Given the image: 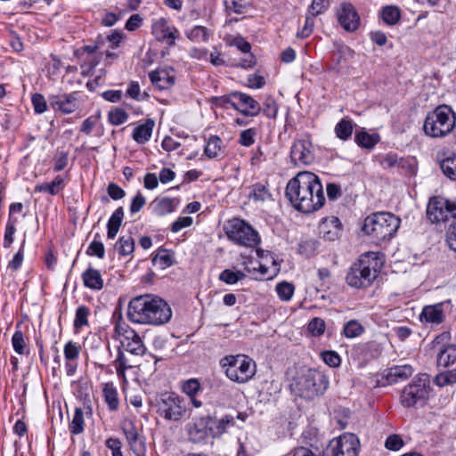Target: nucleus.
Returning a JSON list of instances; mask_svg holds the SVG:
<instances>
[{"label": "nucleus", "mask_w": 456, "mask_h": 456, "mask_svg": "<svg viewBox=\"0 0 456 456\" xmlns=\"http://www.w3.org/2000/svg\"><path fill=\"white\" fill-rule=\"evenodd\" d=\"M285 194L291 205L303 213L316 211L325 202L321 181L311 172H300L290 179L286 186Z\"/></svg>", "instance_id": "obj_1"}, {"label": "nucleus", "mask_w": 456, "mask_h": 456, "mask_svg": "<svg viewBox=\"0 0 456 456\" xmlns=\"http://www.w3.org/2000/svg\"><path fill=\"white\" fill-rule=\"evenodd\" d=\"M127 317L134 323L162 325L172 317L169 305L161 297L145 294L130 300L127 307Z\"/></svg>", "instance_id": "obj_2"}, {"label": "nucleus", "mask_w": 456, "mask_h": 456, "mask_svg": "<svg viewBox=\"0 0 456 456\" xmlns=\"http://www.w3.org/2000/svg\"><path fill=\"white\" fill-rule=\"evenodd\" d=\"M329 387L327 377L317 370L309 369L298 374L290 384L291 390L298 396L313 400L322 395Z\"/></svg>", "instance_id": "obj_3"}, {"label": "nucleus", "mask_w": 456, "mask_h": 456, "mask_svg": "<svg viewBox=\"0 0 456 456\" xmlns=\"http://www.w3.org/2000/svg\"><path fill=\"white\" fill-rule=\"evenodd\" d=\"M400 226V219L388 212H377L368 216L362 231L378 243L390 240Z\"/></svg>", "instance_id": "obj_4"}, {"label": "nucleus", "mask_w": 456, "mask_h": 456, "mask_svg": "<svg viewBox=\"0 0 456 456\" xmlns=\"http://www.w3.org/2000/svg\"><path fill=\"white\" fill-rule=\"evenodd\" d=\"M226 377L236 383L248 382L256 372V364L246 354L226 355L220 360Z\"/></svg>", "instance_id": "obj_5"}, {"label": "nucleus", "mask_w": 456, "mask_h": 456, "mask_svg": "<svg viewBox=\"0 0 456 456\" xmlns=\"http://www.w3.org/2000/svg\"><path fill=\"white\" fill-rule=\"evenodd\" d=\"M455 123V114L451 107L440 105L428 114L423 129L430 137H444L453 130Z\"/></svg>", "instance_id": "obj_6"}, {"label": "nucleus", "mask_w": 456, "mask_h": 456, "mask_svg": "<svg viewBox=\"0 0 456 456\" xmlns=\"http://www.w3.org/2000/svg\"><path fill=\"white\" fill-rule=\"evenodd\" d=\"M378 273V261L373 254H369L362 256L351 266L346 278V282L357 289L366 288L377 278Z\"/></svg>", "instance_id": "obj_7"}, {"label": "nucleus", "mask_w": 456, "mask_h": 456, "mask_svg": "<svg viewBox=\"0 0 456 456\" xmlns=\"http://www.w3.org/2000/svg\"><path fill=\"white\" fill-rule=\"evenodd\" d=\"M427 215L432 223L444 224L450 230L456 224V201L434 196L428 201Z\"/></svg>", "instance_id": "obj_8"}, {"label": "nucleus", "mask_w": 456, "mask_h": 456, "mask_svg": "<svg viewBox=\"0 0 456 456\" xmlns=\"http://www.w3.org/2000/svg\"><path fill=\"white\" fill-rule=\"evenodd\" d=\"M429 394V377L428 374H422L416 377L403 389L400 396L401 403L405 408L414 407L419 403L423 404L428 399Z\"/></svg>", "instance_id": "obj_9"}, {"label": "nucleus", "mask_w": 456, "mask_h": 456, "mask_svg": "<svg viewBox=\"0 0 456 456\" xmlns=\"http://www.w3.org/2000/svg\"><path fill=\"white\" fill-rule=\"evenodd\" d=\"M227 237L236 244L254 247L259 241L257 232L245 221L233 218L224 225Z\"/></svg>", "instance_id": "obj_10"}, {"label": "nucleus", "mask_w": 456, "mask_h": 456, "mask_svg": "<svg viewBox=\"0 0 456 456\" xmlns=\"http://www.w3.org/2000/svg\"><path fill=\"white\" fill-rule=\"evenodd\" d=\"M157 407L158 413L167 420L178 421L186 412L183 399L174 393L161 395Z\"/></svg>", "instance_id": "obj_11"}, {"label": "nucleus", "mask_w": 456, "mask_h": 456, "mask_svg": "<svg viewBox=\"0 0 456 456\" xmlns=\"http://www.w3.org/2000/svg\"><path fill=\"white\" fill-rule=\"evenodd\" d=\"M359 440L354 434H344L332 439L324 451V456H357Z\"/></svg>", "instance_id": "obj_12"}, {"label": "nucleus", "mask_w": 456, "mask_h": 456, "mask_svg": "<svg viewBox=\"0 0 456 456\" xmlns=\"http://www.w3.org/2000/svg\"><path fill=\"white\" fill-rule=\"evenodd\" d=\"M186 432L191 442L200 444L212 437L211 416L206 415L193 418L192 421L186 425Z\"/></svg>", "instance_id": "obj_13"}, {"label": "nucleus", "mask_w": 456, "mask_h": 456, "mask_svg": "<svg viewBox=\"0 0 456 456\" xmlns=\"http://www.w3.org/2000/svg\"><path fill=\"white\" fill-rule=\"evenodd\" d=\"M336 15L339 25L346 31L354 32L358 29L361 22L360 15L351 3H341L336 10Z\"/></svg>", "instance_id": "obj_14"}, {"label": "nucleus", "mask_w": 456, "mask_h": 456, "mask_svg": "<svg viewBox=\"0 0 456 456\" xmlns=\"http://www.w3.org/2000/svg\"><path fill=\"white\" fill-rule=\"evenodd\" d=\"M291 161L297 165H309L314 159L313 144L308 138L296 140L290 150Z\"/></svg>", "instance_id": "obj_15"}, {"label": "nucleus", "mask_w": 456, "mask_h": 456, "mask_svg": "<svg viewBox=\"0 0 456 456\" xmlns=\"http://www.w3.org/2000/svg\"><path fill=\"white\" fill-rule=\"evenodd\" d=\"M79 93L60 94L51 95L49 102L51 107L63 114H71L79 108Z\"/></svg>", "instance_id": "obj_16"}, {"label": "nucleus", "mask_w": 456, "mask_h": 456, "mask_svg": "<svg viewBox=\"0 0 456 456\" xmlns=\"http://www.w3.org/2000/svg\"><path fill=\"white\" fill-rule=\"evenodd\" d=\"M319 232L324 240L334 241L342 233V224L337 216H332L322 218L319 224Z\"/></svg>", "instance_id": "obj_17"}, {"label": "nucleus", "mask_w": 456, "mask_h": 456, "mask_svg": "<svg viewBox=\"0 0 456 456\" xmlns=\"http://www.w3.org/2000/svg\"><path fill=\"white\" fill-rule=\"evenodd\" d=\"M152 33L159 41H165L169 46L175 45L178 30L169 26L167 20L161 18L152 24Z\"/></svg>", "instance_id": "obj_18"}, {"label": "nucleus", "mask_w": 456, "mask_h": 456, "mask_svg": "<svg viewBox=\"0 0 456 456\" xmlns=\"http://www.w3.org/2000/svg\"><path fill=\"white\" fill-rule=\"evenodd\" d=\"M232 95H237L240 103L239 110H236L244 116L256 117L261 111L260 104L251 96L240 92H232Z\"/></svg>", "instance_id": "obj_19"}, {"label": "nucleus", "mask_w": 456, "mask_h": 456, "mask_svg": "<svg viewBox=\"0 0 456 456\" xmlns=\"http://www.w3.org/2000/svg\"><path fill=\"white\" fill-rule=\"evenodd\" d=\"M236 419L244 421L242 413H238ZM235 425V417L230 414L224 415L220 419H213L211 417V431L212 437H219L226 433L232 427Z\"/></svg>", "instance_id": "obj_20"}, {"label": "nucleus", "mask_w": 456, "mask_h": 456, "mask_svg": "<svg viewBox=\"0 0 456 456\" xmlns=\"http://www.w3.org/2000/svg\"><path fill=\"white\" fill-rule=\"evenodd\" d=\"M444 303L441 302L424 306L419 315L420 321L432 324L442 323L444 319Z\"/></svg>", "instance_id": "obj_21"}, {"label": "nucleus", "mask_w": 456, "mask_h": 456, "mask_svg": "<svg viewBox=\"0 0 456 456\" xmlns=\"http://www.w3.org/2000/svg\"><path fill=\"white\" fill-rule=\"evenodd\" d=\"M413 374V368L409 364L395 365L385 370L384 378L389 384L409 379Z\"/></svg>", "instance_id": "obj_22"}, {"label": "nucleus", "mask_w": 456, "mask_h": 456, "mask_svg": "<svg viewBox=\"0 0 456 456\" xmlns=\"http://www.w3.org/2000/svg\"><path fill=\"white\" fill-rule=\"evenodd\" d=\"M126 343L123 342V346L126 349L134 355H142L146 347L144 346L142 340L138 333L132 329H126Z\"/></svg>", "instance_id": "obj_23"}, {"label": "nucleus", "mask_w": 456, "mask_h": 456, "mask_svg": "<svg viewBox=\"0 0 456 456\" xmlns=\"http://www.w3.org/2000/svg\"><path fill=\"white\" fill-rule=\"evenodd\" d=\"M456 362V345L446 344L437 349L436 364L447 368Z\"/></svg>", "instance_id": "obj_24"}, {"label": "nucleus", "mask_w": 456, "mask_h": 456, "mask_svg": "<svg viewBox=\"0 0 456 456\" xmlns=\"http://www.w3.org/2000/svg\"><path fill=\"white\" fill-rule=\"evenodd\" d=\"M82 280L85 287L94 289L101 290L103 288V279L99 270L89 266L83 273Z\"/></svg>", "instance_id": "obj_25"}, {"label": "nucleus", "mask_w": 456, "mask_h": 456, "mask_svg": "<svg viewBox=\"0 0 456 456\" xmlns=\"http://www.w3.org/2000/svg\"><path fill=\"white\" fill-rule=\"evenodd\" d=\"M155 126V122L151 118H148L143 124L134 127L132 137L139 144L147 142L151 137Z\"/></svg>", "instance_id": "obj_26"}, {"label": "nucleus", "mask_w": 456, "mask_h": 456, "mask_svg": "<svg viewBox=\"0 0 456 456\" xmlns=\"http://www.w3.org/2000/svg\"><path fill=\"white\" fill-rule=\"evenodd\" d=\"M149 77L152 85L160 90L167 89L175 84L174 77L165 69L151 71Z\"/></svg>", "instance_id": "obj_27"}, {"label": "nucleus", "mask_w": 456, "mask_h": 456, "mask_svg": "<svg viewBox=\"0 0 456 456\" xmlns=\"http://www.w3.org/2000/svg\"><path fill=\"white\" fill-rule=\"evenodd\" d=\"M124 218V210L122 207L118 208L111 216L110 217L107 224V237L108 239H114L121 226Z\"/></svg>", "instance_id": "obj_28"}, {"label": "nucleus", "mask_w": 456, "mask_h": 456, "mask_svg": "<svg viewBox=\"0 0 456 456\" xmlns=\"http://www.w3.org/2000/svg\"><path fill=\"white\" fill-rule=\"evenodd\" d=\"M65 187L64 179L61 175H57L51 183H43L37 184L35 187L36 192H47L51 195L60 193Z\"/></svg>", "instance_id": "obj_29"}, {"label": "nucleus", "mask_w": 456, "mask_h": 456, "mask_svg": "<svg viewBox=\"0 0 456 456\" xmlns=\"http://www.w3.org/2000/svg\"><path fill=\"white\" fill-rule=\"evenodd\" d=\"M102 394L109 410L117 411L119 406L118 391L113 383H104L102 385Z\"/></svg>", "instance_id": "obj_30"}, {"label": "nucleus", "mask_w": 456, "mask_h": 456, "mask_svg": "<svg viewBox=\"0 0 456 456\" xmlns=\"http://www.w3.org/2000/svg\"><path fill=\"white\" fill-rule=\"evenodd\" d=\"M249 197L256 202L272 201L273 195L268 188L267 183H257L252 185Z\"/></svg>", "instance_id": "obj_31"}, {"label": "nucleus", "mask_w": 456, "mask_h": 456, "mask_svg": "<svg viewBox=\"0 0 456 456\" xmlns=\"http://www.w3.org/2000/svg\"><path fill=\"white\" fill-rule=\"evenodd\" d=\"M444 175L452 181H456V154L451 153L439 160Z\"/></svg>", "instance_id": "obj_32"}, {"label": "nucleus", "mask_w": 456, "mask_h": 456, "mask_svg": "<svg viewBox=\"0 0 456 456\" xmlns=\"http://www.w3.org/2000/svg\"><path fill=\"white\" fill-rule=\"evenodd\" d=\"M354 140L360 147L370 150L379 142V135L362 130L355 134Z\"/></svg>", "instance_id": "obj_33"}, {"label": "nucleus", "mask_w": 456, "mask_h": 456, "mask_svg": "<svg viewBox=\"0 0 456 456\" xmlns=\"http://www.w3.org/2000/svg\"><path fill=\"white\" fill-rule=\"evenodd\" d=\"M354 122L347 118H342L334 128V132L336 134V136L342 140V141H347L354 130Z\"/></svg>", "instance_id": "obj_34"}, {"label": "nucleus", "mask_w": 456, "mask_h": 456, "mask_svg": "<svg viewBox=\"0 0 456 456\" xmlns=\"http://www.w3.org/2000/svg\"><path fill=\"white\" fill-rule=\"evenodd\" d=\"M153 211L158 216H165L175 210L174 200L169 198L156 199L152 203Z\"/></svg>", "instance_id": "obj_35"}, {"label": "nucleus", "mask_w": 456, "mask_h": 456, "mask_svg": "<svg viewBox=\"0 0 456 456\" xmlns=\"http://www.w3.org/2000/svg\"><path fill=\"white\" fill-rule=\"evenodd\" d=\"M152 263L159 265L161 269H166L174 264L173 254L167 249L159 248L153 256Z\"/></svg>", "instance_id": "obj_36"}, {"label": "nucleus", "mask_w": 456, "mask_h": 456, "mask_svg": "<svg viewBox=\"0 0 456 456\" xmlns=\"http://www.w3.org/2000/svg\"><path fill=\"white\" fill-rule=\"evenodd\" d=\"M381 18L387 25H395L401 18L400 9L395 5H387L382 8Z\"/></svg>", "instance_id": "obj_37"}, {"label": "nucleus", "mask_w": 456, "mask_h": 456, "mask_svg": "<svg viewBox=\"0 0 456 456\" xmlns=\"http://www.w3.org/2000/svg\"><path fill=\"white\" fill-rule=\"evenodd\" d=\"M115 249L121 256H129L134 250V240L132 236H122L118 239L115 245Z\"/></svg>", "instance_id": "obj_38"}, {"label": "nucleus", "mask_w": 456, "mask_h": 456, "mask_svg": "<svg viewBox=\"0 0 456 456\" xmlns=\"http://www.w3.org/2000/svg\"><path fill=\"white\" fill-rule=\"evenodd\" d=\"M363 332L364 327L356 320L347 322L343 329V334L348 338L359 337Z\"/></svg>", "instance_id": "obj_39"}, {"label": "nucleus", "mask_w": 456, "mask_h": 456, "mask_svg": "<svg viewBox=\"0 0 456 456\" xmlns=\"http://www.w3.org/2000/svg\"><path fill=\"white\" fill-rule=\"evenodd\" d=\"M276 292L281 301H289L294 294L295 287L292 283L281 281L276 285Z\"/></svg>", "instance_id": "obj_40"}, {"label": "nucleus", "mask_w": 456, "mask_h": 456, "mask_svg": "<svg viewBox=\"0 0 456 456\" xmlns=\"http://www.w3.org/2000/svg\"><path fill=\"white\" fill-rule=\"evenodd\" d=\"M245 276V273L241 271L225 269L220 273L219 280L226 284H235L239 281L243 280Z\"/></svg>", "instance_id": "obj_41"}, {"label": "nucleus", "mask_w": 456, "mask_h": 456, "mask_svg": "<svg viewBox=\"0 0 456 456\" xmlns=\"http://www.w3.org/2000/svg\"><path fill=\"white\" fill-rule=\"evenodd\" d=\"M222 141L218 136H211L205 147L204 153L209 159H214L218 156V152L221 151Z\"/></svg>", "instance_id": "obj_42"}, {"label": "nucleus", "mask_w": 456, "mask_h": 456, "mask_svg": "<svg viewBox=\"0 0 456 456\" xmlns=\"http://www.w3.org/2000/svg\"><path fill=\"white\" fill-rule=\"evenodd\" d=\"M69 430L72 434L77 435L84 430V413L80 408H76L73 419L69 424Z\"/></svg>", "instance_id": "obj_43"}, {"label": "nucleus", "mask_w": 456, "mask_h": 456, "mask_svg": "<svg viewBox=\"0 0 456 456\" xmlns=\"http://www.w3.org/2000/svg\"><path fill=\"white\" fill-rule=\"evenodd\" d=\"M186 35L190 40L194 42H206L208 38V29L203 26H195Z\"/></svg>", "instance_id": "obj_44"}, {"label": "nucleus", "mask_w": 456, "mask_h": 456, "mask_svg": "<svg viewBox=\"0 0 456 456\" xmlns=\"http://www.w3.org/2000/svg\"><path fill=\"white\" fill-rule=\"evenodd\" d=\"M89 308L85 305H80L76 311V316L74 321V327L76 329H81L88 324Z\"/></svg>", "instance_id": "obj_45"}, {"label": "nucleus", "mask_w": 456, "mask_h": 456, "mask_svg": "<svg viewBox=\"0 0 456 456\" xmlns=\"http://www.w3.org/2000/svg\"><path fill=\"white\" fill-rule=\"evenodd\" d=\"M108 118L111 125L119 126L127 120L128 115L124 110L120 108H115L109 112Z\"/></svg>", "instance_id": "obj_46"}, {"label": "nucleus", "mask_w": 456, "mask_h": 456, "mask_svg": "<svg viewBox=\"0 0 456 456\" xmlns=\"http://www.w3.org/2000/svg\"><path fill=\"white\" fill-rule=\"evenodd\" d=\"M99 233L95 235V238L99 237ZM86 254L89 256H96L98 258L102 259L105 256L104 245L102 241L94 239L89 245Z\"/></svg>", "instance_id": "obj_47"}, {"label": "nucleus", "mask_w": 456, "mask_h": 456, "mask_svg": "<svg viewBox=\"0 0 456 456\" xmlns=\"http://www.w3.org/2000/svg\"><path fill=\"white\" fill-rule=\"evenodd\" d=\"M234 99H237V95H232V93H231L227 95L214 97L212 102L217 107L225 108L229 104L234 110H239V104L233 101Z\"/></svg>", "instance_id": "obj_48"}, {"label": "nucleus", "mask_w": 456, "mask_h": 456, "mask_svg": "<svg viewBox=\"0 0 456 456\" xmlns=\"http://www.w3.org/2000/svg\"><path fill=\"white\" fill-rule=\"evenodd\" d=\"M80 346L73 341L65 344L63 353L66 361L77 360L80 354Z\"/></svg>", "instance_id": "obj_49"}, {"label": "nucleus", "mask_w": 456, "mask_h": 456, "mask_svg": "<svg viewBox=\"0 0 456 456\" xmlns=\"http://www.w3.org/2000/svg\"><path fill=\"white\" fill-rule=\"evenodd\" d=\"M325 322L322 318L315 317L308 324L309 332L315 337H319L324 333Z\"/></svg>", "instance_id": "obj_50"}, {"label": "nucleus", "mask_w": 456, "mask_h": 456, "mask_svg": "<svg viewBox=\"0 0 456 456\" xmlns=\"http://www.w3.org/2000/svg\"><path fill=\"white\" fill-rule=\"evenodd\" d=\"M256 135V128H248L243 130L240 134L239 142L240 145L249 147L254 144Z\"/></svg>", "instance_id": "obj_51"}, {"label": "nucleus", "mask_w": 456, "mask_h": 456, "mask_svg": "<svg viewBox=\"0 0 456 456\" xmlns=\"http://www.w3.org/2000/svg\"><path fill=\"white\" fill-rule=\"evenodd\" d=\"M127 443L136 456H145L146 446L143 437L139 436Z\"/></svg>", "instance_id": "obj_52"}, {"label": "nucleus", "mask_w": 456, "mask_h": 456, "mask_svg": "<svg viewBox=\"0 0 456 456\" xmlns=\"http://www.w3.org/2000/svg\"><path fill=\"white\" fill-rule=\"evenodd\" d=\"M398 168H400L404 175L412 176L416 174L417 167L414 159L401 158Z\"/></svg>", "instance_id": "obj_53"}, {"label": "nucleus", "mask_w": 456, "mask_h": 456, "mask_svg": "<svg viewBox=\"0 0 456 456\" xmlns=\"http://www.w3.org/2000/svg\"><path fill=\"white\" fill-rule=\"evenodd\" d=\"M226 9L236 13H244L248 9V3L245 0H224Z\"/></svg>", "instance_id": "obj_54"}, {"label": "nucleus", "mask_w": 456, "mask_h": 456, "mask_svg": "<svg viewBox=\"0 0 456 456\" xmlns=\"http://www.w3.org/2000/svg\"><path fill=\"white\" fill-rule=\"evenodd\" d=\"M262 111L269 118H276L278 107L275 101L272 97L265 99V102L263 103Z\"/></svg>", "instance_id": "obj_55"}, {"label": "nucleus", "mask_w": 456, "mask_h": 456, "mask_svg": "<svg viewBox=\"0 0 456 456\" xmlns=\"http://www.w3.org/2000/svg\"><path fill=\"white\" fill-rule=\"evenodd\" d=\"M31 102L36 113L42 114L47 110L46 101L43 94H34Z\"/></svg>", "instance_id": "obj_56"}, {"label": "nucleus", "mask_w": 456, "mask_h": 456, "mask_svg": "<svg viewBox=\"0 0 456 456\" xmlns=\"http://www.w3.org/2000/svg\"><path fill=\"white\" fill-rule=\"evenodd\" d=\"M100 120V114L93 115L86 118L80 127V132L86 134H90Z\"/></svg>", "instance_id": "obj_57"}, {"label": "nucleus", "mask_w": 456, "mask_h": 456, "mask_svg": "<svg viewBox=\"0 0 456 456\" xmlns=\"http://www.w3.org/2000/svg\"><path fill=\"white\" fill-rule=\"evenodd\" d=\"M317 248V242L314 240H306L299 243L298 252L306 256L314 253Z\"/></svg>", "instance_id": "obj_58"}, {"label": "nucleus", "mask_w": 456, "mask_h": 456, "mask_svg": "<svg viewBox=\"0 0 456 456\" xmlns=\"http://www.w3.org/2000/svg\"><path fill=\"white\" fill-rule=\"evenodd\" d=\"M12 342L14 351L19 354H22L25 348V340L23 333L20 330H17L13 334Z\"/></svg>", "instance_id": "obj_59"}, {"label": "nucleus", "mask_w": 456, "mask_h": 456, "mask_svg": "<svg viewBox=\"0 0 456 456\" xmlns=\"http://www.w3.org/2000/svg\"><path fill=\"white\" fill-rule=\"evenodd\" d=\"M322 358L330 367H338L341 362L340 356L334 351L323 352L322 354Z\"/></svg>", "instance_id": "obj_60"}, {"label": "nucleus", "mask_w": 456, "mask_h": 456, "mask_svg": "<svg viewBox=\"0 0 456 456\" xmlns=\"http://www.w3.org/2000/svg\"><path fill=\"white\" fill-rule=\"evenodd\" d=\"M312 15L306 16L304 27L297 33V37L299 38L308 37L314 29V20Z\"/></svg>", "instance_id": "obj_61"}, {"label": "nucleus", "mask_w": 456, "mask_h": 456, "mask_svg": "<svg viewBox=\"0 0 456 456\" xmlns=\"http://www.w3.org/2000/svg\"><path fill=\"white\" fill-rule=\"evenodd\" d=\"M403 444L400 436L390 435L385 442V447L390 451H398L403 447Z\"/></svg>", "instance_id": "obj_62"}, {"label": "nucleus", "mask_w": 456, "mask_h": 456, "mask_svg": "<svg viewBox=\"0 0 456 456\" xmlns=\"http://www.w3.org/2000/svg\"><path fill=\"white\" fill-rule=\"evenodd\" d=\"M200 389V384L195 379H189L183 385V391L189 396L196 395Z\"/></svg>", "instance_id": "obj_63"}, {"label": "nucleus", "mask_w": 456, "mask_h": 456, "mask_svg": "<svg viewBox=\"0 0 456 456\" xmlns=\"http://www.w3.org/2000/svg\"><path fill=\"white\" fill-rule=\"evenodd\" d=\"M231 45L237 47L240 51L244 53H249L251 50L250 44L246 41L242 37L237 36L232 37L229 43Z\"/></svg>", "instance_id": "obj_64"}]
</instances>
